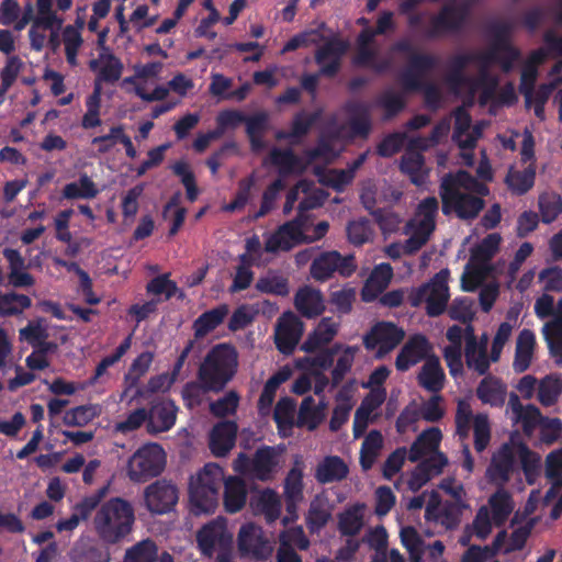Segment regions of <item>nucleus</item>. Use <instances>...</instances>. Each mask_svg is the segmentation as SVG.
Returning <instances> with one entry per match:
<instances>
[{
  "label": "nucleus",
  "mask_w": 562,
  "mask_h": 562,
  "mask_svg": "<svg viewBox=\"0 0 562 562\" xmlns=\"http://www.w3.org/2000/svg\"><path fill=\"white\" fill-rule=\"evenodd\" d=\"M368 131L369 121L366 116L361 115L355 119L348 126L342 127L337 134L324 136L317 148L308 153L306 160L293 157L290 150L274 149L270 154V162L281 173L301 172L307 165H313L315 173L323 184L336 190H342L352 181L355 171L363 164L366 155H361L345 170L328 169L322 171L318 165L330 162L339 155L344 148V138L366 135Z\"/></svg>",
  "instance_id": "obj_1"
},
{
  "label": "nucleus",
  "mask_w": 562,
  "mask_h": 562,
  "mask_svg": "<svg viewBox=\"0 0 562 562\" xmlns=\"http://www.w3.org/2000/svg\"><path fill=\"white\" fill-rule=\"evenodd\" d=\"M546 46L530 54L522 66L520 90L525 95L526 104L533 108L535 114L543 119V104L548 100L553 89L562 83V59L557 63L548 75L549 82L539 87L533 91L537 79V68L542 65L549 57L550 53L562 54V35L558 36L553 32L546 35Z\"/></svg>",
  "instance_id": "obj_2"
},
{
  "label": "nucleus",
  "mask_w": 562,
  "mask_h": 562,
  "mask_svg": "<svg viewBox=\"0 0 562 562\" xmlns=\"http://www.w3.org/2000/svg\"><path fill=\"white\" fill-rule=\"evenodd\" d=\"M486 193L485 186L474 180L467 172L448 177L441 184L443 212L454 211L462 218L474 217L483 207L480 196Z\"/></svg>",
  "instance_id": "obj_3"
},
{
  "label": "nucleus",
  "mask_w": 562,
  "mask_h": 562,
  "mask_svg": "<svg viewBox=\"0 0 562 562\" xmlns=\"http://www.w3.org/2000/svg\"><path fill=\"white\" fill-rule=\"evenodd\" d=\"M438 203L435 198L425 199L417 209L415 216L407 223L405 235L408 236L404 244H392L385 247V254L392 259H397L404 254H413L422 248L429 239L435 228V214Z\"/></svg>",
  "instance_id": "obj_4"
},
{
  "label": "nucleus",
  "mask_w": 562,
  "mask_h": 562,
  "mask_svg": "<svg viewBox=\"0 0 562 562\" xmlns=\"http://www.w3.org/2000/svg\"><path fill=\"white\" fill-rule=\"evenodd\" d=\"M135 521L130 503L122 498H112L104 503L93 518L97 533L104 541L114 543L128 535Z\"/></svg>",
  "instance_id": "obj_5"
},
{
  "label": "nucleus",
  "mask_w": 562,
  "mask_h": 562,
  "mask_svg": "<svg viewBox=\"0 0 562 562\" xmlns=\"http://www.w3.org/2000/svg\"><path fill=\"white\" fill-rule=\"evenodd\" d=\"M518 461L528 472L537 465L539 458L521 442L518 436H512L509 442L504 443L494 453L487 469L488 479L496 485H504L515 472Z\"/></svg>",
  "instance_id": "obj_6"
},
{
  "label": "nucleus",
  "mask_w": 562,
  "mask_h": 562,
  "mask_svg": "<svg viewBox=\"0 0 562 562\" xmlns=\"http://www.w3.org/2000/svg\"><path fill=\"white\" fill-rule=\"evenodd\" d=\"M224 472L216 463H207L190 479L189 495L194 514L212 513L217 505L218 486Z\"/></svg>",
  "instance_id": "obj_7"
},
{
  "label": "nucleus",
  "mask_w": 562,
  "mask_h": 562,
  "mask_svg": "<svg viewBox=\"0 0 562 562\" xmlns=\"http://www.w3.org/2000/svg\"><path fill=\"white\" fill-rule=\"evenodd\" d=\"M237 351L234 347L221 344L206 356L200 368V379L207 390H221L236 373Z\"/></svg>",
  "instance_id": "obj_8"
},
{
  "label": "nucleus",
  "mask_w": 562,
  "mask_h": 562,
  "mask_svg": "<svg viewBox=\"0 0 562 562\" xmlns=\"http://www.w3.org/2000/svg\"><path fill=\"white\" fill-rule=\"evenodd\" d=\"M514 509V503L510 495L499 490L494 493L486 505L481 506L467 532L470 537L486 539L494 527H499L509 517Z\"/></svg>",
  "instance_id": "obj_9"
},
{
  "label": "nucleus",
  "mask_w": 562,
  "mask_h": 562,
  "mask_svg": "<svg viewBox=\"0 0 562 562\" xmlns=\"http://www.w3.org/2000/svg\"><path fill=\"white\" fill-rule=\"evenodd\" d=\"M283 448L263 447L258 449L254 459L239 453L233 462V469L241 474L266 481L283 465Z\"/></svg>",
  "instance_id": "obj_10"
},
{
  "label": "nucleus",
  "mask_w": 562,
  "mask_h": 562,
  "mask_svg": "<svg viewBox=\"0 0 562 562\" xmlns=\"http://www.w3.org/2000/svg\"><path fill=\"white\" fill-rule=\"evenodd\" d=\"M501 243V236L496 233L486 236L482 243L472 250L469 263L461 277V285L464 291H473L486 278L491 270L490 259L495 255Z\"/></svg>",
  "instance_id": "obj_11"
},
{
  "label": "nucleus",
  "mask_w": 562,
  "mask_h": 562,
  "mask_svg": "<svg viewBox=\"0 0 562 562\" xmlns=\"http://www.w3.org/2000/svg\"><path fill=\"white\" fill-rule=\"evenodd\" d=\"M166 467V453L157 443H148L134 452L128 460L127 474L131 480L144 482L159 475Z\"/></svg>",
  "instance_id": "obj_12"
},
{
  "label": "nucleus",
  "mask_w": 562,
  "mask_h": 562,
  "mask_svg": "<svg viewBox=\"0 0 562 562\" xmlns=\"http://www.w3.org/2000/svg\"><path fill=\"white\" fill-rule=\"evenodd\" d=\"M449 271L441 270L427 284L412 292L409 300L412 305L426 304L428 315H440L447 306L450 297L448 288Z\"/></svg>",
  "instance_id": "obj_13"
},
{
  "label": "nucleus",
  "mask_w": 562,
  "mask_h": 562,
  "mask_svg": "<svg viewBox=\"0 0 562 562\" xmlns=\"http://www.w3.org/2000/svg\"><path fill=\"white\" fill-rule=\"evenodd\" d=\"M453 88L458 94L464 95V99L468 102H472L475 95L479 97L482 104H485L490 101H494L499 104H512L516 101L517 95L515 93V89L512 85L506 86L499 94L496 93V83L486 78L483 75V78L480 82H472L469 80H460L453 83Z\"/></svg>",
  "instance_id": "obj_14"
},
{
  "label": "nucleus",
  "mask_w": 562,
  "mask_h": 562,
  "mask_svg": "<svg viewBox=\"0 0 562 562\" xmlns=\"http://www.w3.org/2000/svg\"><path fill=\"white\" fill-rule=\"evenodd\" d=\"M457 434L460 438H467L473 428L474 446L476 451H483L491 440V425L484 414L472 416V409L467 401L458 402L456 415Z\"/></svg>",
  "instance_id": "obj_15"
},
{
  "label": "nucleus",
  "mask_w": 562,
  "mask_h": 562,
  "mask_svg": "<svg viewBox=\"0 0 562 562\" xmlns=\"http://www.w3.org/2000/svg\"><path fill=\"white\" fill-rule=\"evenodd\" d=\"M233 536L228 532L225 521L217 519L204 526L198 533V543L203 554H217L218 562H232L227 553Z\"/></svg>",
  "instance_id": "obj_16"
},
{
  "label": "nucleus",
  "mask_w": 562,
  "mask_h": 562,
  "mask_svg": "<svg viewBox=\"0 0 562 562\" xmlns=\"http://www.w3.org/2000/svg\"><path fill=\"white\" fill-rule=\"evenodd\" d=\"M448 132L449 124L443 122L436 127L431 139H422L414 137L409 139V143L413 148L405 154L402 161V170L411 177L412 181L415 184L422 186L427 177V169L424 166L423 157L415 149H424L429 147L439 137L447 135Z\"/></svg>",
  "instance_id": "obj_17"
},
{
  "label": "nucleus",
  "mask_w": 562,
  "mask_h": 562,
  "mask_svg": "<svg viewBox=\"0 0 562 562\" xmlns=\"http://www.w3.org/2000/svg\"><path fill=\"white\" fill-rule=\"evenodd\" d=\"M405 331L396 325L381 322L372 327L364 337V346L374 351L378 358H382L392 351L404 338Z\"/></svg>",
  "instance_id": "obj_18"
},
{
  "label": "nucleus",
  "mask_w": 562,
  "mask_h": 562,
  "mask_svg": "<svg viewBox=\"0 0 562 562\" xmlns=\"http://www.w3.org/2000/svg\"><path fill=\"white\" fill-rule=\"evenodd\" d=\"M454 119L453 138L462 149L461 157L464 164L471 165L473 162V156L469 150L475 145L485 124L480 123L472 125L470 115L463 108L457 110Z\"/></svg>",
  "instance_id": "obj_19"
},
{
  "label": "nucleus",
  "mask_w": 562,
  "mask_h": 562,
  "mask_svg": "<svg viewBox=\"0 0 562 562\" xmlns=\"http://www.w3.org/2000/svg\"><path fill=\"white\" fill-rule=\"evenodd\" d=\"M145 505L153 514H166L177 504L178 488L165 480L148 485L144 492Z\"/></svg>",
  "instance_id": "obj_20"
},
{
  "label": "nucleus",
  "mask_w": 562,
  "mask_h": 562,
  "mask_svg": "<svg viewBox=\"0 0 562 562\" xmlns=\"http://www.w3.org/2000/svg\"><path fill=\"white\" fill-rule=\"evenodd\" d=\"M521 146V158L527 164L522 171L510 169L506 178L508 188L515 193H525L535 181V168L529 162L533 157V138L529 132H525Z\"/></svg>",
  "instance_id": "obj_21"
},
{
  "label": "nucleus",
  "mask_w": 562,
  "mask_h": 562,
  "mask_svg": "<svg viewBox=\"0 0 562 562\" xmlns=\"http://www.w3.org/2000/svg\"><path fill=\"white\" fill-rule=\"evenodd\" d=\"M355 268L351 257H341L337 251H327L313 261L311 274L315 280L324 281L336 271L341 276H350Z\"/></svg>",
  "instance_id": "obj_22"
},
{
  "label": "nucleus",
  "mask_w": 562,
  "mask_h": 562,
  "mask_svg": "<svg viewBox=\"0 0 562 562\" xmlns=\"http://www.w3.org/2000/svg\"><path fill=\"white\" fill-rule=\"evenodd\" d=\"M303 334V323L292 312L283 313L276 325L274 340L282 353H291Z\"/></svg>",
  "instance_id": "obj_23"
},
{
  "label": "nucleus",
  "mask_w": 562,
  "mask_h": 562,
  "mask_svg": "<svg viewBox=\"0 0 562 562\" xmlns=\"http://www.w3.org/2000/svg\"><path fill=\"white\" fill-rule=\"evenodd\" d=\"M488 337L486 334L477 338L472 326L468 327L467 345L464 349L467 367L479 374H484L490 369L491 355H487Z\"/></svg>",
  "instance_id": "obj_24"
},
{
  "label": "nucleus",
  "mask_w": 562,
  "mask_h": 562,
  "mask_svg": "<svg viewBox=\"0 0 562 562\" xmlns=\"http://www.w3.org/2000/svg\"><path fill=\"white\" fill-rule=\"evenodd\" d=\"M432 356V346L426 337L423 335H414L402 347L396 358L395 366L397 370L406 371L420 360L425 359L426 361Z\"/></svg>",
  "instance_id": "obj_25"
},
{
  "label": "nucleus",
  "mask_w": 562,
  "mask_h": 562,
  "mask_svg": "<svg viewBox=\"0 0 562 562\" xmlns=\"http://www.w3.org/2000/svg\"><path fill=\"white\" fill-rule=\"evenodd\" d=\"M238 548L244 554L265 559L272 552V547L265 539L260 527L254 524H245L238 532Z\"/></svg>",
  "instance_id": "obj_26"
},
{
  "label": "nucleus",
  "mask_w": 562,
  "mask_h": 562,
  "mask_svg": "<svg viewBox=\"0 0 562 562\" xmlns=\"http://www.w3.org/2000/svg\"><path fill=\"white\" fill-rule=\"evenodd\" d=\"M518 58V53L507 40H499L486 52L480 53L473 57L475 66L487 68L494 63H498L505 71L513 68Z\"/></svg>",
  "instance_id": "obj_27"
},
{
  "label": "nucleus",
  "mask_w": 562,
  "mask_h": 562,
  "mask_svg": "<svg viewBox=\"0 0 562 562\" xmlns=\"http://www.w3.org/2000/svg\"><path fill=\"white\" fill-rule=\"evenodd\" d=\"M386 392L383 387L371 390V392L362 401L356 411L353 418V436L360 437L367 429L369 423L373 422L378 416V409L385 401Z\"/></svg>",
  "instance_id": "obj_28"
},
{
  "label": "nucleus",
  "mask_w": 562,
  "mask_h": 562,
  "mask_svg": "<svg viewBox=\"0 0 562 562\" xmlns=\"http://www.w3.org/2000/svg\"><path fill=\"white\" fill-rule=\"evenodd\" d=\"M358 350V347L337 345L328 353L317 357L315 364L326 369L335 361L333 379L337 382L350 370Z\"/></svg>",
  "instance_id": "obj_29"
},
{
  "label": "nucleus",
  "mask_w": 562,
  "mask_h": 562,
  "mask_svg": "<svg viewBox=\"0 0 562 562\" xmlns=\"http://www.w3.org/2000/svg\"><path fill=\"white\" fill-rule=\"evenodd\" d=\"M178 407L170 400H161L150 407L148 413L147 430L158 434L171 429L177 419Z\"/></svg>",
  "instance_id": "obj_30"
},
{
  "label": "nucleus",
  "mask_w": 562,
  "mask_h": 562,
  "mask_svg": "<svg viewBox=\"0 0 562 562\" xmlns=\"http://www.w3.org/2000/svg\"><path fill=\"white\" fill-rule=\"evenodd\" d=\"M452 326L447 331V338L450 342L443 350V357L449 368V372L452 376L462 374L463 362L461 353L462 340L467 342L468 327Z\"/></svg>",
  "instance_id": "obj_31"
},
{
  "label": "nucleus",
  "mask_w": 562,
  "mask_h": 562,
  "mask_svg": "<svg viewBox=\"0 0 562 562\" xmlns=\"http://www.w3.org/2000/svg\"><path fill=\"white\" fill-rule=\"evenodd\" d=\"M507 413L515 424H520L527 435H531L536 427H540L543 419L539 409L533 405L524 406L517 394L512 393L508 401Z\"/></svg>",
  "instance_id": "obj_32"
},
{
  "label": "nucleus",
  "mask_w": 562,
  "mask_h": 562,
  "mask_svg": "<svg viewBox=\"0 0 562 562\" xmlns=\"http://www.w3.org/2000/svg\"><path fill=\"white\" fill-rule=\"evenodd\" d=\"M303 232L300 229L297 218L281 226L266 240L267 251L289 250L300 243H303Z\"/></svg>",
  "instance_id": "obj_33"
},
{
  "label": "nucleus",
  "mask_w": 562,
  "mask_h": 562,
  "mask_svg": "<svg viewBox=\"0 0 562 562\" xmlns=\"http://www.w3.org/2000/svg\"><path fill=\"white\" fill-rule=\"evenodd\" d=\"M423 497H425L427 520L436 521L446 528H452L459 522V517L452 506L441 505L437 493H424Z\"/></svg>",
  "instance_id": "obj_34"
},
{
  "label": "nucleus",
  "mask_w": 562,
  "mask_h": 562,
  "mask_svg": "<svg viewBox=\"0 0 562 562\" xmlns=\"http://www.w3.org/2000/svg\"><path fill=\"white\" fill-rule=\"evenodd\" d=\"M90 69L97 75L95 85L100 81H116L123 71V64L112 53L104 49L89 64Z\"/></svg>",
  "instance_id": "obj_35"
},
{
  "label": "nucleus",
  "mask_w": 562,
  "mask_h": 562,
  "mask_svg": "<svg viewBox=\"0 0 562 562\" xmlns=\"http://www.w3.org/2000/svg\"><path fill=\"white\" fill-rule=\"evenodd\" d=\"M237 426L233 422L217 424L210 434V449L215 457H223L235 445Z\"/></svg>",
  "instance_id": "obj_36"
},
{
  "label": "nucleus",
  "mask_w": 562,
  "mask_h": 562,
  "mask_svg": "<svg viewBox=\"0 0 562 562\" xmlns=\"http://www.w3.org/2000/svg\"><path fill=\"white\" fill-rule=\"evenodd\" d=\"M542 334L557 362L562 363V299L558 301L552 318L543 325Z\"/></svg>",
  "instance_id": "obj_37"
},
{
  "label": "nucleus",
  "mask_w": 562,
  "mask_h": 562,
  "mask_svg": "<svg viewBox=\"0 0 562 562\" xmlns=\"http://www.w3.org/2000/svg\"><path fill=\"white\" fill-rule=\"evenodd\" d=\"M441 431L439 428L431 427L422 432L418 438L412 445L408 459L413 462L419 460L423 457L430 456L428 460H431L437 453V448L441 441Z\"/></svg>",
  "instance_id": "obj_38"
},
{
  "label": "nucleus",
  "mask_w": 562,
  "mask_h": 562,
  "mask_svg": "<svg viewBox=\"0 0 562 562\" xmlns=\"http://www.w3.org/2000/svg\"><path fill=\"white\" fill-rule=\"evenodd\" d=\"M476 396L485 405L501 407L507 396V386L495 376H486L477 385Z\"/></svg>",
  "instance_id": "obj_39"
},
{
  "label": "nucleus",
  "mask_w": 562,
  "mask_h": 562,
  "mask_svg": "<svg viewBox=\"0 0 562 562\" xmlns=\"http://www.w3.org/2000/svg\"><path fill=\"white\" fill-rule=\"evenodd\" d=\"M33 7L31 4L25 7L23 13H21L16 0H3L0 4V23L4 26L12 25L16 31H22L31 23Z\"/></svg>",
  "instance_id": "obj_40"
},
{
  "label": "nucleus",
  "mask_w": 562,
  "mask_h": 562,
  "mask_svg": "<svg viewBox=\"0 0 562 562\" xmlns=\"http://www.w3.org/2000/svg\"><path fill=\"white\" fill-rule=\"evenodd\" d=\"M536 349V335L530 329H522L516 340L513 368L516 372L526 371L533 359Z\"/></svg>",
  "instance_id": "obj_41"
},
{
  "label": "nucleus",
  "mask_w": 562,
  "mask_h": 562,
  "mask_svg": "<svg viewBox=\"0 0 562 562\" xmlns=\"http://www.w3.org/2000/svg\"><path fill=\"white\" fill-rule=\"evenodd\" d=\"M294 305L306 317H315L325 310V302L321 292L308 285L296 292Z\"/></svg>",
  "instance_id": "obj_42"
},
{
  "label": "nucleus",
  "mask_w": 562,
  "mask_h": 562,
  "mask_svg": "<svg viewBox=\"0 0 562 562\" xmlns=\"http://www.w3.org/2000/svg\"><path fill=\"white\" fill-rule=\"evenodd\" d=\"M447 463L448 460L442 453H437L431 460L420 463L411 473L407 481L408 487L412 491L419 490L432 475L439 474Z\"/></svg>",
  "instance_id": "obj_43"
},
{
  "label": "nucleus",
  "mask_w": 562,
  "mask_h": 562,
  "mask_svg": "<svg viewBox=\"0 0 562 562\" xmlns=\"http://www.w3.org/2000/svg\"><path fill=\"white\" fill-rule=\"evenodd\" d=\"M419 384L427 391L438 393L445 385V372L437 357L428 358L418 373Z\"/></svg>",
  "instance_id": "obj_44"
},
{
  "label": "nucleus",
  "mask_w": 562,
  "mask_h": 562,
  "mask_svg": "<svg viewBox=\"0 0 562 562\" xmlns=\"http://www.w3.org/2000/svg\"><path fill=\"white\" fill-rule=\"evenodd\" d=\"M392 277L393 269L389 263L376 266L362 289L363 301H373L389 285Z\"/></svg>",
  "instance_id": "obj_45"
},
{
  "label": "nucleus",
  "mask_w": 562,
  "mask_h": 562,
  "mask_svg": "<svg viewBox=\"0 0 562 562\" xmlns=\"http://www.w3.org/2000/svg\"><path fill=\"white\" fill-rule=\"evenodd\" d=\"M303 464L296 461L284 481V496L290 513H293L296 505L303 501Z\"/></svg>",
  "instance_id": "obj_46"
},
{
  "label": "nucleus",
  "mask_w": 562,
  "mask_h": 562,
  "mask_svg": "<svg viewBox=\"0 0 562 562\" xmlns=\"http://www.w3.org/2000/svg\"><path fill=\"white\" fill-rule=\"evenodd\" d=\"M250 505L255 513L263 515L268 521L276 520L281 513L280 496L270 488L262 490L254 495Z\"/></svg>",
  "instance_id": "obj_47"
},
{
  "label": "nucleus",
  "mask_w": 562,
  "mask_h": 562,
  "mask_svg": "<svg viewBox=\"0 0 562 562\" xmlns=\"http://www.w3.org/2000/svg\"><path fill=\"white\" fill-rule=\"evenodd\" d=\"M338 331V323L329 317L323 318L312 334L302 345V349L310 352L315 351L329 344Z\"/></svg>",
  "instance_id": "obj_48"
},
{
  "label": "nucleus",
  "mask_w": 562,
  "mask_h": 562,
  "mask_svg": "<svg viewBox=\"0 0 562 562\" xmlns=\"http://www.w3.org/2000/svg\"><path fill=\"white\" fill-rule=\"evenodd\" d=\"M348 474L347 464L335 456L322 460L315 471V477L321 483H330L345 479Z\"/></svg>",
  "instance_id": "obj_49"
},
{
  "label": "nucleus",
  "mask_w": 562,
  "mask_h": 562,
  "mask_svg": "<svg viewBox=\"0 0 562 562\" xmlns=\"http://www.w3.org/2000/svg\"><path fill=\"white\" fill-rule=\"evenodd\" d=\"M246 484L241 479L229 476L225 481L224 505L227 512H239L246 503Z\"/></svg>",
  "instance_id": "obj_50"
},
{
  "label": "nucleus",
  "mask_w": 562,
  "mask_h": 562,
  "mask_svg": "<svg viewBox=\"0 0 562 562\" xmlns=\"http://www.w3.org/2000/svg\"><path fill=\"white\" fill-rule=\"evenodd\" d=\"M326 407L327 404L324 402L315 406L311 396L305 397L299 411L297 425L308 430L315 429L325 419Z\"/></svg>",
  "instance_id": "obj_51"
},
{
  "label": "nucleus",
  "mask_w": 562,
  "mask_h": 562,
  "mask_svg": "<svg viewBox=\"0 0 562 562\" xmlns=\"http://www.w3.org/2000/svg\"><path fill=\"white\" fill-rule=\"evenodd\" d=\"M347 44L340 40L328 42L316 55L317 63L324 74H333L338 67L340 56L346 52Z\"/></svg>",
  "instance_id": "obj_52"
},
{
  "label": "nucleus",
  "mask_w": 562,
  "mask_h": 562,
  "mask_svg": "<svg viewBox=\"0 0 562 562\" xmlns=\"http://www.w3.org/2000/svg\"><path fill=\"white\" fill-rule=\"evenodd\" d=\"M102 407L99 404H86L68 409L63 422L69 427H83L100 416Z\"/></svg>",
  "instance_id": "obj_53"
},
{
  "label": "nucleus",
  "mask_w": 562,
  "mask_h": 562,
  "mask_svg": "<svg viewBox=\"0 0 562 562\" xmlns=\"http://www.w3.org/2000/svg\"><path fill=\"white\" fill-rule=\"evenodd\" d=\"M546 474L552 483L544 496V503L548 504L557 496V491L562 486V450H555L547 457Z\"/></svg>",
  "instance_id": "obj_54"
},
{
  "label": "nucleus",
  "mask_w": 562,
  "mask_h": 562,
  "mask_svg": "<svg viewBox=\"0 0 562 562\" xmlns=\"http://www.w3.org/2000/svg\"><path fill=\"white\" fill-rule=\"evenodd\" d=\"M331 515V506L328 498L324 495H317L312 501L306 517L308 528L312 531L321 529L326 525Z\"/></svg>",
  "instance_id": "obj_55"
},
{
  "label": "nucleus",
  "mask_w": 562,
  "mask_h": 562,
  "mask_svg": "<svg viewBox=\"0 0 562 562\" xmlns=\"http://www.w3.org/2000/svg\"><path fill=\"white\" fill-rule=\"evenodd\" d=\"M158 79L135 80L131 81L134 93L146 102L161 101L169 94V90L161 85H157Z\"/></svg>",
  "instance_id": "obj_56"
},
{
  "label": "nucleus",
  "mask_w": 562,
  "mask_h": 562,
  "mask_svg": "<svg viewBox=\"0 0 562 562\" xmlns=\"http://www.w3.org/2000/svg\"><path fill=\"white\" fill-rule=\"evenodd\" d=\"M71 560L72 562H109L110 555L105 550L80 540L71 551Z\"/></svg>",
  "instance_id": "obj_57"
},
{
  "label": "nucleus",
  "mask_w": 562,
  "mask_h": 562,
  "mask_svg": "<svg viewBox=\"0 0 562 562\" xmlns=\"http://www.w3.org/2000/svg\"><path fill=\"white\" fill-rule=\"evenodd\" d=\"M364 506L356 504L339 516V530L344 535H356L363 526Z\"/></svg>",
  "instance_id": "obj_58"
},
{
  "label": "nucleus",
  "mask_w": 562,
  "mask_h": 562,
  "mask_svg": "<svg viewBox=\"0 0 562 562\" xmlns=\"http://www.w3.org/2000/svg\"><path fill=\"white\" fill-rule=\"evenodd\" d=\"M506 537V532H498L493 541V551L487 547H471L464 554L463 562H485L493 553L501 551L508 552L513 550L512 546H504Z\"/></svg>",
  "instance_id": "obj_59"
},
{
  "label": "nucleus",
  "mask_w": 562,
  "mask_h": 562,
  "mask_svg": "<svg viewBox=\"0 0 562 562\" xmlns=\"http://www.w3.org/2000/svg\"><path fill=\"white\" fill-rule=\"evenodd\" d=\"M99 193L95 183L86 175L78 181L65 186L63 196L65 199H92Z\"/></svg>",
  "instance_id": "obj_60"
},
{
  "label": "nucleus",
  "mask_w": 562,
  "mask_h": 562,
  "mask_svg": "<svg viewBox=\"0 0 562 562\" xmlns=\"http://www.w3.org/2000/svg\"><path fill=\"white\" fill-rule=\"evenodd\" d=\"M562 393V378L560 375H548L538 384V400L549 406L555 403Z\"/></svg>",
  "instance_id": "obj_61"
},
{
  "label": "nucleus",
  "mask_w": 562,
  "mask_h": 562,
  "mask_svg": "<svg viewBox=\"0 0 562 562\" xmlns=\"http://www.w3.org/2000/svg\"><path fill=\"white\" fill-rule=\"evenodd\" d=\"M295 403L289 397L281 398L274 409V420L282 436H288L294 420Z\"/></svg>",
  "instance_id": "obj_62"
},
{
  "label": "nucleus",
  "mask_w": 562,
  "mask_h": 562,
  "mask_svg": "<svg viewBox=\"0 0 562 562\" xmlns=\"http://www.w3.org/2000/svg\"><path fill=\"white\" fill-rule=\"evenodd\" d=\"M401 542L409 553L411 562H424V541L413 527H403L400 532Z\"/></svg>",
  "instance_id": "obj_63"
},
{
  "label": "nucleus",
  "mask_w": 562,
  "mask_h": 562,
  "mask_svg": "<svg viewBox=\"0 0 562 562\" xmlns=\"http://www.w3.org/2000/svg\"><path fill=\"white\" fill-rule=\"evenodd\" d=\"M156 557V544L151 540H143L126 550L124 562H153Z\"/></svg>",
  "instance_id": "obj_64"
}]
</instances>
